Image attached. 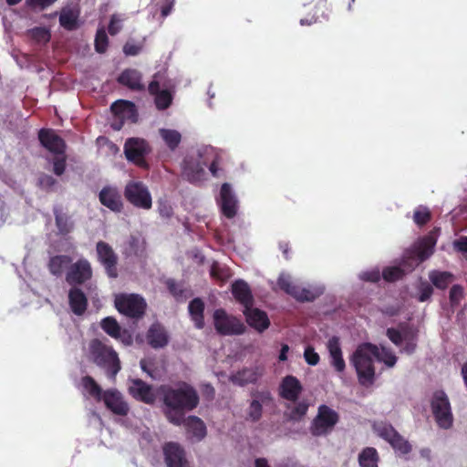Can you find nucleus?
<instances>
[{"label":"nucleus","instance_id":"26","mask_svg":"<svg viewBox=\"0 0 467 467\" xmlns=\"http://www.w3.org/2000/svg\"><path fill=\"white\" fill-rule=\"evenodd\" d=\"M118 82L133 91L145 90V85L142 83L141 73L133 68L123 70L118 77Z\"/></svg>","mask_w":467,"mask_h":467},{"label":"nucleus","instance_id":"1","mask_svg":"<svg viewBox=\"0 0 467 467\" xmlns=\"http://www.w3.org/2000/svg\"><path fill=\"white\" fill-rule=\"evenodd\" d=\"M159 393L163 403V414L176 426L182 424L185 413L194 410L200 401L197 390L185 381L174 386L161 385Z\"/></svg>","mask_w":467,"mask_h":467},{"label":"nucleus","instance_id":"64","mask_svg":"<svg viewBox=\"0 0 467 467\" xmlns=\"http://www.w3.org/2000/svg\"><path fill=\"white\" fill-rule=\"evenodd\" d=\"M417 347V340L405 341V345L402 348V351L410 355L412 354Z\"/></svg>","mask_w":467,"mask_h":467},{"label":"nucleus","instance_id":"5","mask_svg":"<svg viewBox=\"0 0 467 467\" xmlns=\"http://www.w3.org/2000/svg\"><path fill=\"white\" fill-rule=\"evenodd\" d=\"M431 409L436 424L442 430L453 426V414L448 395L444 390H435L431 400Z\"/></svg>","mask_w":467,"mask_h":467},{"label":"nucleus","instance_id":"39","mask_svg":"<svg viewBox=\"0 0 467 467\" xmlns=\"http://www.w3.org/2000/svg\"><path fill=\"white\" fill-rule=\"evenodd\" d=\"M101 328L111 337L118 338L120 336V326L112 317H107L101 320Z\"/></svg>","mask_w":467,"mask_h":467},{"label":"nucleus","instance_id":"60","mask_svg":"<svg viewBox=\"0 0 467 467\" xmlns=\"http://www.w3.org/2000/svg\"><path fill=\"white\" fill-rule=\"evenodd\" d=\"M141 50V47L140 45L127 42L123 47V52L126 56H136Z\"/></svg>","mask_w":467,"mask_h":467},{"label":"nucleus","instance_id":"35","mask_svg":"<svg viewBox=\"0 0 467 467\" xmlns=\"http://www.w3.org/2000/svg\"><path fill=\"white\" fill-rule=\"evenodd\" d=\"M379 456L373 447H366L358 454V464L360 467H379Z\"/></svg>","mask_w":467,"mask_h":467},{"label":"nucleus","instance_id":"43","mask_svg":"<svg viewBox=\"0 0 467 467\" xmlns=\"http://www.w3.org/2000/svg\"><path fill=\"white\" fill-rule=\"evenodd\" d=\"M321 291L298 285L295 299L299 302H312L321 295Z\"/></svg>","mask_w":467,"mask_h":467},{"label":"nucleus","instance_id":"53","mask_svg":"<svg viewBox=\"0 0 467 467\" xmlns=\"http://www.w3.org/2000/svg\"><path fill=\"white\" fill-rule=\"evenodd\" d=\"M121 22H122V19L119 17V15L114 14L111 16L110 21H109V24L108 26V31H109V35L115 36L120 32V30L122 29Z\"/></svg>","mask_w":467,"mask_h":467},{"label":"nucleus","instance_id":"14","mask_svg":"<svg viewBox=\"0 0 467 467\" xmlns=\"http://www.w3.org/2000/svg\"><path fill=\"white\" fill-rule=\"evenodd\" d=\"M217 202L223 216L228 219L235 217L238 211V200L231 184L225 182L221 186L220 198Z\"/></svg>","mask_w":467,"mask_h":467},{"label":"nucleus","instance_id":"28","mask_svg":"<svg viewBox=\"0 0 467 467\" xmlns=\"http://www.w3.org/2000/svg\"><path fill=\"white\" fill-rule=\"evenodd\" d=\"M327 349L330 356V364L337 372L342 373L346 368V363L342 356L339 338L336 336L328 339Z\"/></svg>","mask_w":467,"mask_h":467},{"label":"nucleus","instance_id":"37","mask_svg":"<svg viewBox=\"0 0 467 467\" xmlns=\"http://www.w3.org/2000/svg\"><path fill=\"white\" fill-rule=\"evenodd\" d=\"M81 384L90 396L98 401L101 400L104 391L91 376H84Z\"/></svg>","mask_w":467,"mask_h":467},{"label":"nucleus","instance_id":"9","mask_svg":"<svg viewBox=\"0 0 467 467\" xmlns=\"http://www.w3.org/2000/svg\"><path fill=\"white\" fill-rule=\"evenodd\" d=\"M338 420L339 416L337 411L327 405H320L317 415L311 424V433L314 436L326 435L332 431Z\"/></svg>","mask_w":467,"mask_h":467},{"label":"nucleus","instance_id":"41","mask_svg":"<svg viewBox=\"0 0 467 467\" xmlns=\"http://www.w3.org/2000/svg\"><path fill=\"white\" fill-rule=\"evenodd\" d=\"M27 35L38 44H47L50 41V32L46 27L36 26L27 31Z\"/></svg>","mask_w":467,"mask_h":467},{"label":"nucleus","instance_id":"12","mask_svg":"<svg viewBox=\"0 0 467 467\" xmlns=\"http://www.w3.org/2000/svg\"><path fill=\"white\" fill-rule=\"evenodd\" d=\"M92 275L93 271L88 260L80 258L77 262L71 263L66 272V282L72 286L80 285L89 281Z\"/></svg>","mask_w":467,"mask_h":467},{"label":"nucleus","instance_id":"21","mask_svg":"<svg viewBox=\"0 0 467 467\" xmlns=\"http://www.w3.org/2000/svg\"><path fill=\"white\" fill-rule=\"evenodd\" d=\"M167 467H189L184 450L175 442H168L163 447Z\"/></svg>","mask_w":467,"mask_h":467},{"label":"nucleus","instance_id":"42","mask_svg":"<svg viewBox=\"0 0 467 467\" xmlns=\"http://www.w3.org/2000/svg\"><path fill=\"white\" fill-rule=\"evenodd\" d=\"M277 285L282 291L295 298L298 290V285L295 284L290 276L281 275L277 279Z\"/></svg>","mask_w":467,"mask_h":467},{"label":"nucleus","instance_id":"32","mask_svg":"<svg viewBox=\"0 0 467 467\" xmlns=\"http://www.w3.org/2000/svg\"><path fill=\"white\" fill-rule=\"evenodd\" d=\"M189 433L196 438L197 441H201L206 435V427L204 422L197 416H189L187 419L184 418L182 422Z\"/></svg>","mask_w":467,"mask_h":467},{"label":"nucleus","instance_id":"8","mask_svg":"<svg viewBox=\"0 0 467 467\" xmlns=\"http://www.w3.org/2000/svg\"><path fill=\"white\" fill-rule=\"evenodd\" d=\"M213 324L218 334L222 336L242 335L245 332V326L237 317L229 316L223 308L213 313Z\"/></svg>","mask_w":467,"mask_h":467},{"label":"nucleus","instance_id":"13","mask_svg":"<svg viewBox=\"0 0 467 467\" xmlns=\"http://www.w3.org/2000/svg\"><path fill=\"white\" fill-rule=\"evenodd\" d=\"M379 435L387 441L399 453L404 455L411 451L410 443L403 436H401L392 425L384 424L379 427Z\"/></svg>","mask_w":467,"mask_h":467},{"label":"nucleus","instance_id":"46","mask_svg":"<svg viewBox=\"0 0 467 467\" xmlns=\"http://www.w3.org/2000/svg\"><path fill=\"white\" fill-rule=\"evenodd\" d=\"M109 46V38L106 31L103 28L98 29L95 36V49L98 53L103 54L106 52Z\"/></svg>","mask_w":467,"mask_h":467},{"label":"nucleus","instance_id":"54","mask_svg":"<svg viewBox=\"0 0 467 467\" xmlns=\"http://www.w3.org/2000/svg\"><path fill=\"white\" fill-rule=\"evenodd\" d=\"M304 358L306 362L310 366H316L318 364L320 358L319 355L315 351L314 348L308 346L305 348Z\"/></svg>","mask_w":467,"mask_h":467},{"label":"nucleus","instance_id":"11","mask_svg":"<svg viewBox=\"0 0 467 467\" xmlns=\"http://www.w3.org/2000/svg\"><path fill=\"white\" fill-rule=\"evenodd\" d=\"M150 151L149 143L143 139L130 138L124 144V153L127 160L144 169L148 168L145 157Z\"/></svg>","mask_w":467,"mask_h":467},{"label":"nucleus","instance_id":"15","mask_svg":"<svg viewBox=\"0 0 467 467\" xmlns=\"http://www.w3.org/2000/svg\"><path fill=\"white\" fill-rule=\"evenodd\" d=\"M226 154L223 150L214 148H207L200 154L199 164L207 167L213 175L218 171H223L226 163Z\"/></svg>","mask_w":467,"mask_h":467},{"label":"nucleus","instance_id":"51","mask_svg":"<svg viewBox=\"0 0 467 467\" xmlns=\"http://www.w3.org/2000/svg\"><path fill=\"white\" fill-rule=\"evenodd\" d=\"M308 405L305 402L297 403L288 414L291 420H300L307 412Z\"/></svg>","mask_w":467,"mask_h":467},{"label":"nucleus","instance_id":"3","mask_svg":"<svg viewBox=\"0 0 467 467\" xmlns=\"http://www.w3.org/2000/svg\"><path fill=\"white\" fill-rule=\"evenodd\" d=\"M89 353L92 361L106 371L108 378L114 380L121 369L118 353L97 338L89 343Z\"/></svg>","mask_w":467,"mask_h":467},{"label":"nucleus","instance_id":"27","mask_svg":"<svg viewBox=\"0 0 467 467\" xmlns=\"http://www.w3.org/2000/svg\"><path fill=\"white\" fill-rule=\"evenodd\" d=\"M147 342L152 348H161L168 345L169 336L162 325L153 323L148 329Z\"/></svg>","mask_w":467,"mask_h":467},{"label":"nucleus","instance_id":"45","mask_svg":"<svg viewBox=\"0 0 467 467\" xmlns=\"http://www.w3.org/2000/svg\"><path fill=\"white\" fill-rule=\"evenodd\" d=\"M431 219V213L427 207L419 206L413 214V221L418 226H423Z\"/></svg>","mask_w":467,"mask_h":467},{"label":"nucleus","instance_id":"59","mask_svg":"<svg viewBox=\"0 0 467 467\" xmlns=\"http://www.w3.org/2000/svg\"><path fill=\"white\" fill-rule=\"evenodd\" d=\"M228 271L221 268L217 264H213L211 268V275L220 280H225L228 278Z\"/></svg>","mask_w":467,"mask_h":467},{"label":"nucleus","instance_id":"40","mask_svg":"<svg viewBox=\"0 0 467 467\" xmlns=\"http://www.w3.org/2000/svg\"><path fill=\"white\" fill-rule=\"evenodd\" d=\"M435 241L431 238H425L417 248V257L420 262L428 259L432 254Z\"/></svg>","mask_w":467,"mask_h":467},{"label":"nucleus","instance_id":"58","mask_svg":"<svg viewBox=\"0 0 467 467\" xmlns=\"http://www.w3.org/2000/svg\"><path fill=\"white\" fill-rule=\"evenodd\" d=\"M380 272L379 269L366 271L360 274V278L366 282L377 283L380 280Z\"/></svg>","mask_w":467,"mask_h":467},{"label":"nucleus","instance_id":"52","mask_svg":"<svg viewBox=\"0 0 467 467\" xmlns=\"http://www.w3.org/2000/svg\"><path fill=\"white\" fill-rule=\"evenodd\" d=\"M403 275V271L397 266L387 267L382 272V277L387 282H394L400 279Z\"/></svg>","mask_w":467,"mask_h":467},{"label":"nucleus","instance_id":"63","mask_svg":"<svg viewBox=\"0 0 467 467\" xmlns=\"http://www.w3.org/2000/svg\"><path fill=\"white\" fill-rule=\"evenodd\" d=\"M455 248L462 253H467V236L461 237L454 243Z\"/></svg>","mask_w":467,"mask_h":467},{"label":"nucleus","instance_id":"30","mask_svg":"<svg viewBox=\"0 0 467 467\" xmlns=\"http://www.w3.org/2000/svg\"><path fill=\"white\" fill-rule=\"evenodd\" d=\"M71 263L72 257L69 255H53L48 260L47 269L52 275L59 277L62 276V275L68 270Z\"/></svg>","mask_w":467,"mask_h":467},{"label":"nucleus","instance_id":"31","mask_svg":"<svg viewBox=\"0 0 467 467\" xmlns=\"http://www.w3.org/2000/svg\"><path fill=\"white\" fill-rule=\"evenodd\" d=\"M260 374L254 368H243L230 377L231 382L238 386H245L250 383H255Z\"/></svg>","mask_w":467,"mask_h":467},{"label":"nucleus","instance_id":"36","mask_svg":"<svg viewBox=\"0 0 467 467\" xmlns=\"http://www.w3.org/2000/svg\"><path fill=\"white\" fill-rule=\"evenodd\" d=\"M160 135L167 147L171 150H174L182 140L181 133L175 130L161 129Z\"/></svg>","mask_w":467,"mask_h":467},{"label":"nucleus","instance_id":"17","mask_svg":"<svg viewBox=\"0 0 467 467\" xmlns=\"http://www.w3.org/2000/svg\"><path fill=\"white\" fill-rule=\"evenodd\" d=\"M38 140L44 148L55 155H63L66 151L65 140L51 129H41Z\"/></svg>","mask_w":467,"mask_h":467},{"label":"nucleus","instance_id":"18","mask_svg":"<svg viewBox=\"0 0 467 467\" xmlns=\"http://www.w3.org/2000/svg\"><path fill=\"white\" fill-rule=\"evenodd\" d=\"M101 400L112 413L126 416L130 410L128 403L123 400L121 393L116 389L104 390Z\"/></svg>","mask_w":467,"mask_h":467},{"label":"nucleus","instance_id":"62","mask_svg":"<svg viewBox=\"0 0 467 467\" xmlns=\"http://www.w3.org/2000/svg\"><path fill=\"white\" fill-rule=\"evenodd\" d=\"M417 332L412 328L405 327L404 329H402V342L417 340Z\"/></svg>","mask_w":467,"mask_h":467},{"label":"nucleus","instance_id":"29","mask_svg":"<svg viewBox=\"0 0 467 467\" xmlns=\"http://www.w3.org/2000/svg\"><path fill=\"white\" fill-rule=\"evenodd\" d=\"M68 304L75 315L82 316L88 308V297L79 287L73 286L68 291Z\"/></svg>","mask_w":467,"mask_h":467},{"label":"nucleus","instance_id":"20","mask_svg":"<svg viewBox=\"0 0 467 467\" xmlns=\"http://www.w3.org/2000/svg\"><path fill=\"white\" fill-rule=\"evenodd\" d=\"M129 393L135 400L150 405L153 404L156 400L152 387L140 379H133L130 380Z\"/></svg>","mask_w":467,"mask_h":467},{"label":"nucleus","instance_id":"44","mask_svg":"<svg viewBox=\"0 0 467 467\" xmlns=\"http://www.w3.org/2000/svg\"><path fill=\"white\" fill-rule=\"evenodd\" d=\"M59 23L67 30H74L78 26V16L71 10L64 11L59 16Z\"/></svg>","mask_w":467,"mask_h":467},{"label":"nucleus","instance_id":"10","mask_svg":"<svg viewBox=\"0 0 467 467\" xmlns=\"http://www.w3.org/2000/svg\"><path fill=\"white\" fill-rule=\"evenodd\" d=\"M96 254L108 277L116 279L119 276V257L114 249L108 243L99 241L96 244Z\"/></svg>","mask_w":467,"mask_h":467},{"label":"nucleus","instance_id":"34","mask_svg":"<svg viewBox=\"0 0 467 467\" xmlns=\"http://www.w3.org/2000/svg\"><path fill=\"white\" fill-rule=\"evenodd\" d=\"M429 278L436 288L444 290L453 282L454 275L447 271L433 270L430 272Z\"/></svg>","mask_w":467,"mask_h":467},{"label":"nucleus","instance_id":"19","mask_svg":"<svg viewBox=\"0 0 467 467\" xmlns=\"http://www.w3.org/2000/svg\"><path fill=\"white\" fill-rule=\"evenodd\" d=\"M100 203L114 213H121L124 202L120 192L113 186H105L99 193Z\"/></svg>","mask_w":467,"mask_h":467},{"label":"nucleus","instance_id":"16","mask_svg":"<svg viewBox=\"0 0 467 467\" xmlns=\"http://www.w3.org/2000/svg\"><path fill=\"white\" fill-rule=\"evenodd\" d=\"M252 400L247 409L248 420L257 422L263 414V405H267L272 401V395L269 390H253L251 392Z\"/></svg>","mask_w":467,"mask_h":467},{"label":"nucleus","instance_id":"23","mask_svg":"<svg viewBox=\"0 0 467 467\" xmlns=\"http://www.w3.org/2000/svg\"><path fill=\"white\" fill-rule=\"evenodd\" d=\"M243 312L247 324L259 333L264 332L270 327V320L265 311L250 306L244 309Z\"/></svg>","mask_w":467,"mask_h":467},{"label":"nucleus","instance_id":"55","mask_svg":"<svg viewBox=\"0 0 467 467\" xmlns=\"http://www.w3.org/2000/svg\"><path fill=\"white\" fill-rule=\"evenodd\" d=\"M53 169L56 175H62L66 170V156L56 155L53 163Z\"/></svg>","mask_w":467,"mask_h":467},{"label":"nucleus","instance_id":"57","mask_svg":"<svg viewBox=\"0 0 467 467\" xmlns=\"http://www.w3.org/2000/svg\"><path fill=\"white\" fill-rule=\"evenodd\" d=\"M432 294H433L432 286L428 283H424L420 287V295L418 296V300L420 302H425L431 298Z\"/></svg>","mask_w":467,"mask_h":467},{"label":"nucleus","instance_id":"38","mask_svg":"<svg viewBox=\"0 0 467 467\" xmlns=\"http://www.w3.org/2000/svg\"><path fill=\"white\" fill-rule=\"evenodd\" d=\"M135 106L132 102L127 100H119L111 105V110L122 119H129L135 111Z\"/></svg>","mask_w":467,"mask_h":467},{"label":"nucleus","instance_id":"6","mask_svg":"<svg viewBox=\"0 0 467 467\" xmlns=\"http://www.w3.org/2000/svg\"><path fill=\"white\" fill-rule=\"evenodd\" d=\"M114 305L121 315L135 320L142 318L147 309L146 300L138 294L117 295Z\"/></svg>","mask_w":467,"mask_h":467},{"label":"nucleus","instance_id":"4","mask_svg":"<svg viewBox=\"0 0 467 467\" xmlns=\"http://www.w3.org/2000/svg\"><path fill=\"white\" fill-rule=\"evenodd\" d=\"M148 92L153 97L157 109L165 110L172 104L176 88L165 72H157L148 85Z\"/></svg>","mask_w":467,"mask_h":467},{"label":"nucleus","instance_id":"7","mask_svg":"<svg viewBox=\"0 0 467 467\" xmlns=\"http://www.w3.org/2000/svg\"><path fill=\"white\" fill-rule=\"evenodd\" d=\"M128 202L138 209L150 210L152 207V197L146 184L138 181L129 182L123 192Z\"/></svg>","mask_w":467,"mask_h":467},{"label":"nucleus","instance_id":"33","mask_svg":"<svg viewBox=\"0 0 467 467\" xmlns=\"http://www.w3.org/2000/svg\"><path fill=\"white\" fill-rule=\"evenodd\" d=\"M189 313L193 320L195 327L199 329L204 326V303L203 301L196 297L192 299L189 304Z\"/></svg>","mask_w":467,"mask_h":467},{"label":"nucleus","instance_id":"50","mask_svg":"<svg viewBox=\"0 0 467 467\" xmlns=\"http://www.w3.org/2000/svg\"><path fill=\"white\" fill-rule=\"evenodd\" d=\"M376 359L383 362L389 368L394 367L397 362V357L385 348H382L381 351L379 349V357H376Z\"/></svg>","mask_w":467,"mask_h":467},{"label":"nucleus","instance_id":"22","mask_svg":"<svg viewBox=\"0 0 467 467\" xmlns=\"http://www.w3.org/2000/svg\"><path fill=\"white\" fill-rule=\"evenodd\" d=\"M53 214L58 235L66 236L74 231L75 222L72 215L67 211H65L61 205H54Z\"/></svg>","mask_w":467,"mask_h":467},{"label":"nucleus","instance_id":"49","mask_svg":"<svg viewBox=\"0 0 467 467\" xmlns=\"http://www.w3.org/2000/svg\"><path fill=\"white\" fill-rule=\"evenodd\" d=\"M166 286L170 294L176 299L181 300L184 297V290L182 285L176 282L174 279H168Z\"/></svg>","mask_w":467,"mask_h":467},{"label":"nucleus","instance_id":"2","mask_svg":"<svg viewBox=\"0 0 467 467\" xmlns=\"http://www.w3.org/2000/svg\"><path fill=\"white\" fill-rule=\"evenodd\" d=\"M376 357H379V348L367 342L358 345L350 358V363L355 368L358 382L362 386H370L375 381Z\"/></svg>","mask_w":467,"mask_h":467},{"label":"nucleus","instance_id":"48","mask_svg":"<svg viewBox=\"0 0 467 467\" xmlns=\"http://www.w3.org/2000/svg\"><path fill=\"white\" fill-rule=\"evenodd\" d=\"M464 296V289L461 285H453L451 287L449 299L452 307L460 305V302Z\"/></svg>","mask_w":467,"mask_h":467},{"label":"nucleus","instance_id":"61","mask_svg":"<svg viewBox=\"0 0 467 467\" xmlns=\"http://www.w3.org/2000/svg\"><path fill=\"white\" fill-rule=\"evenodd\" d=\"M175 0H163L161 6V14L162 17L169 16L174 6Z\"/></svg>","mask_w":467,"mask_h":467},{"label":"nucleus","instance_id":"25","mask_svg":"<svg viewBox=\"0 0 467 467\" xmlns=\"http://www.w3.org/2000/svg\"><path fill=\"white\" fill-rule=\"evenodd\" d=\"M232 294L234 299L240 303L244 309L254 306V299L248 284L242 280L238 279L232 284Z\"/></svg>","mask_w":467,"mask_h":467},{"label":"nucleus","instance_id":"56","mask_svg":"<svg viewBox=\"0 0 467 467\" xmlns=\"http://www.w3.org/2000/svg\"><path fill=\"white\" fill-rule=\"evenodd\" d=\"M386 335L394 345L400 347L402 344V331L389 327L387 329Z\"/></svg>","mask_w":467,"mask_h":467},{"label":"nucleus","instance_id":"24","mask_svg":"<svg viewBox=\"0 0 467 467\" xmlns=\"http://www.w3.org/2000/svg\"><path fill=\"white\" fill-rule=\"evenodd\" d=\"M303 387L295 376H285L280 384V396L289 401L295 402L298 400Z\"/></svg>","mask_w":467,"mask_h":467},{"label":"nucleus","instance_id":"47","mask_svg":"<svg viewBox=\"0 0 467 467\" xmlns=\"http://www.w3.org/2000/svg\"><path fill=\"white\" fill-rule=\"evenodd\" d=\"M37 184L47 192H57L59 188L58 182L55 177H39Z\"/></svg>","mask_w":467,"mask_h":467}]
</instances>
